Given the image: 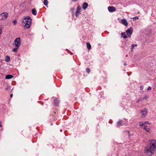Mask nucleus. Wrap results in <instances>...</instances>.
I'll return each mask as SVG.
<instances>
[{
  "instance_id": "nucleus-23",
  "label": "nucleus",
  "mask_w": 156,
  "mask_h": 156,
  "mask_svg": "<svg viewBox=\"0 0 156 156\" xmlns=\"http://www.w3.org/2000/svg\"><path fill=\"white\" fill-rule=\"evenodd\" d=\"M18 48H19V47H16V48H14L12 49V51H13V52H16V51H17V50L18 49Z\"/></svg>"
},
{
  "instance_id": "nucleus-4",
  "label": "nucleus",
  "mask_w": 156,
  "mask_h": 156,
  "mask_svg": "<svg viewBox=\"0 0 156 156\" xmlns=\"http://www.w3.org/2000/svg\"><path fill=\"white\" fill-rule=\"evenodd\" d=\"M13 44L16 47H19L21 45V39L20 37L16 38L14 41Z\"/></svg>"
},
{
  "instance_id": "nucleus-30",
  "label": "nucleus",
  "mask_w": 156,
  "mask_h": 156,
  "mask_svg": "<svg viewBox=\"0 0 156 156\" xmlns=\"http://www.w3.org/2000/svg\"><path fill=\"white\" fill-rule=\"evenodd\" d=\"M144 124H149L150 123H149L148 121L146 122H144Z\"/></svg>"
},
{
  "instance_id": "nucleus-31",
  "label": "nucleus",
  "mask_w": 156,
  "mask_h": 156,
  "mask_svg": "<svg viewBox=\"0 0 156 156\" xmlns=\"http://www.w3.org/2000/svg\"><path fill=\"white\" fill-rule=\"evenodd\" d=\"M140 88L141 90H143L144 88L143 86H140Z\"/></svg>"
},
{
  "instance_id": "nucleus-14",
  "label": "nucleus",
  "mask_w": 156,
  "mask_h": 156,
  "mask_svg": "<svg viewBox=\"0 0 156 156\" xmlns=\"http://www.w3.org/2000/svg\"><path fill=\"white\" fill-rule=\"evenodd\" d=\"M148 98V96L147 95H146L144 97L142 98H140L138 101H141L144 100H147Z\"/></svg>"
},
{
  "instance_id": "nucleus-1",
  "label": "nucleus",
  "mask_w": 156,
  "mask_h": 156,
  "mask_svg": "<svg viewBox=\"0 0 156 156\" xmlns=\"http://www.w3.org/2000/svg\"><path fill=\"white\" fill-rule=\"evenodd\" d=\"M156 151V140L153 139L150 141L149 145L145 147V152L146 153H149V155H151L154 154Z\"/></svg>"
},
{
  "instance_id": "nucleus-9",
  "label": "nucleus",
  "mask_w": 156,
  "mask_h": 156,
  "mask_svg": "<svg viewBox=\"0 0 156 156\" xmlns=\"http://www.w3.org/2000/svg\"><path fill=\"white\" fill-rule=\"evenodd\" d=\"M81 9L79 7V6H78L76 9V16L78 17V16L80 12Z\"/></svg>"
},
{
  "instance_id": "nucleus-7",
  "label": "nucleus",
  "mask_w": 156,
  "mask_h": 156,
  "mask_svg": "<svg viewBox=\"0 0 156 156\" xmlns=\"http://www.w3.org/2000/svg\"><path fill=\"white\" fill-rule=\"evenodd\" d=\"M8 14L6 12H3L0 15V17L2 20H5L8 17Z\"/></svg>"
},
{
  "instance_id": "nucleus-36",
  "label": "nucleus",
  "mask_w": 156,
  "mask_h": 156,
  "mask_svg": "<svg viewBox=\"0 0 156 156\" xmlns=\"http://www.w3.org/2000/svg\"><path fill=\"white\" fill-rule=\"evenodd\" d=\"M124 65L125 66H126V65H127V64H126V63H125L124 64Z\"/></svg>"
},
{
  "instance_id": "nucleus-32",
  "label": "nucleus",
  "mask_w": 156,
  "mask_h": 156,
  "mask_svg": "<svg viewBox=\"0 0 156 156\" xmlns=\"http://www.w3.org/2000/svg\"><path fill=\"white\" fill-rule=\"evenodd\" d=\"M151 89V87H149L147 88V90H150Z\"/></svg>"
},
{
  "instance_id": "nucleus-16",
  "label": "nucleus",
  "mask_w": 156,
  "mask_h": 156,
  "mask_svg": "<svg viewBox=\"0 0 156 156\" xmlns=\"http://www.w3.org/2000/svg\"><path fill=\"white\" fill-rule=\"evenodd\" d=\"M13 77V76L11 75H7L6 76L5 79H10Z\"/></svg>"
},
{
  "instance_id": "nucleus-2",
  "label": "nucleus",
  "mask_w": 156,
  "mask_h": 156,
  "mask_svg": "<svg viewBox=\"0 0 156 156\" xmlns=\"http://www.w3.org/2000/svg\"><path fill=\"white\" fill-rule=\"evenodd\" d=\"M31 20H27L26 19L25 20H23V22L25 24V25L24 26L25 29H28L30 28V25H31Z\"/></svg>"
},
{
  "instance_id": "nucleus-28",
  "label": "nucleus",
  "mask_w": 156,
  "mask_h": 156,
  "mask_svg": "<svg viewBox=\"0 0 156 156\" xmlns=\"http://www.w3.org/2000/svg\"><path fill=\"white\" fill-rule=\"evenodd\" d=\"M24 5H25L24 4V3H23L20 5V7L21 8L23 7H24Z\"/></svg>"
},
{
  "instance_id": "nucleus-35",
  "label": "nucleus",
  "mask_w": 156,
  "mask_h": 156,
  "mask_svg": "<svg viewBox=\"0 0 156 156\" xmlns=\"http://www.w3.org/2000/svg\"><path fill=\"white\" fill-rule=\"evenodd\" d=\"M2 125H1V122L0 121V127H2Z\"/></svg>"
},
{
  "instance_id": "nucleus-18",
  "label": "nucleus",
  "mask_w": 156,
  "mask_h": 156,
  "mask_svg": "<svg viewBox=\"0 0 156 156\" xmlns=\"http://www.w3.org/2000/svg\"><path fill=\"white\" fill-rule=\"evenodd\" d=\"M9 60L10 57L8 56H6L5 59V61L7 62H8L9 61Z\"/></svg>"
},
{
  "instance_id": "nucleus-11",
  "label": "nucleus",
  "mask_w": 156,
  "mask_h": 156,
  "mask_svg": "<svg viewBox=\"0 0 156 156\" xmlns=\"http://www.w3.org/2000/svg\"><path fill=\"white\" fill-rule=\"evenodd\" d=\"M88 6V4L86 2H84L83 3L82 5V8L84 10L86 9Z\"/></svg>"
},
{
  "instance_id": "nucleus-12",
  "label": "nucleus",
  "mask_w": 156,
  "mask_h": 156,
  "mask_svg": "<svg viewBox=\"0 0 156 156\" xmlns=\"http://www.w3.org/2000/svg\"><path fill=\"white\" fill-rule=\"evenodd\" d=\"M54 105L56 106H58L59 103V101L56 98L54 100Z\"/></svg>"
},
{
  "instance_id": "nucleus-25",
  "label": "nucleus",
  "mask_w": 156,
  "mask_h": 156,
  "mask_svg": "<svg viewBox=\"0 0 156 156\" xmlns=\"http://www.w3.org/2000/svg\"><path fill=\"white\" fill-rule=\"evenodd\" d=\"M132 19L134 21H136V20H138L139 19V17L138 16H136L134 17H133Z\"/></svg>"
},
{
  "instance_id": "nucleus-33",
  "label": "nucleus",
  "mask_w": 156,
  "mask_h": 156,
  "mask_svg": "<svg viewBox=\"0 0 156 156\" xmlns=\"http://www.w3.org/2000/svg\"><path fill=\"white\" fill-rule=\"evenodd\" d=\"M13 96V94H11L10 95V97L11 98H12Z\"/></svg>"
},
{
  "instance_id": "nucleus-5",
  "label": "nucleus",
  "mask_w": 156,
  "mask_h": 156,
  "mask_svg": "<svg viewBox=\"0 0 156 156\" xmlns=\"http://www.w3.org/2000/svg\"><path fill=\"white\" fill-rule=\"evenodd\" d=\"M141 117L142 118H144L147 114V111L146 109H144L142 110L140 112Z\"/></svg>"
},
{
  "instance_id": "nucleus-13",
  "label": "nucleus",
  "mask_w": 156,
  "mask_h": 156,
  "mask_svg": "<svg viewBox=\"0 0 156 156\" xmlns=\"http://www.w3.org/2000/svg\"><path fill=\"white\" fill-rule=\"evenodd\" d=\"M143 129H144L147 132L150 133V129L149 128H147V126L145 125H144Z\"/></svg>"
},
{
  "instance_id": "nucleus-24",
  "label": "nucleus",
  "mask_w": 156,
  "mask_h": 156,
  "mask_svg": "<svg viewBox=\"0 0 156 156\" xmlns=\"http://www.w3.org/2000/svg\"><path fill=\"white\" fill-rule=\"evenodd\" d=\"M139 125L141 127L143 126H144V122L143 123L142 122H139Z\"/></svg>"
},
{
  "instance_id": "nucleus-20",
  "label": "nucleus",
  "mask_w": 156,
  "mask_h": 156,
  "mask_svg": "<svg viewBox=\"0 0 156 156\" xmlns=\"http://www.w3.org/2000/svg\"><path fill=\"white\" fill-rule=\"evenodd\" d=\"M48 2L47 0H44L43 2L44 5L47 7H48L47 5Z\"/></svg>"
},
{
  "instance_id": "nucleus-3",
  "label": "nucleus",
  "mask_w": 156,
  "mask_h": 156,
  "mask_svg": "<svg viewBox=\"0 0 156 156\" xmlns=\"http://www.w3.org/2000/svg\"><path fill=\"white\" fill-rule=\"evenodd\" d=\"M31 20H27L26 19L25 20H23V22L25 24V25L24 26L25 29H28L30 28V25H31Z\"/></svg>"
},
{
  "instance_id": "nucleus-26",
  "label": "nucleus",
  "mask_w": 156,
  "mask_h": 156,
  "mask_svg": "<svg viewBox=\"0 0 156 156\" xmlns=\"http://www.w3.org/2000/svg\"><path fill=\"white\" fill-rule=\"evenodd\" d=\"M86 72L88 73H89L90 71V70L89 68H87L86 69Z\"/></svg>"
},
{
  "instance_id": "nucleus-15",
  "label": "nucleus",
  "mask_w": 156,
  "mask_h": 156,
  "mask_svg": "<svg viewBox=\"0 0 156 156\" xmlns=\"http://www.w3.org/2000/svg\"><path fill=\"white\" fill-rule=\"evenodd\" d=\"M32 12L34 15H36L37 14V11L35 9H32Z\"/></svg>"
},
{
  "instance_id": "nucleus-21",
  "label": "nucleus",
  "mask_w": 156,
  "mask_h": 156,
  "mask_svg": "<svg viewBox=\"0 0 156 156\" xmlns=\"http://www.w3.org/2000/svg\"><path fill=\"white\" fill-rule=\"evenodd\" d=\"M26 19L27 20H32L31 19L30 17L29 16H27L24 19H23V20H25Z\"/></svg>"
},
{
  "instance_id": "nucleus-37",
  "label": "nucleus",
  "mask_w": 156,
  "mask_h": 156,
  "mask_svg": "<svg viewBox=\"0 0 156 156\" xmlns=\"http://www.w3.org/2000/svg\"><path fill=\"white\" fill-rule=\"evenodd\" d=\"M60 131L61 132H62V129H61Z\"/></svg>"
},
{
  "instance_id": "nucleus-34",
  "label": "nucleus",
  "mask_w": 156,
  "mask_h": 156,
  "mask_svg": "<svg viewBox=\"0 0 156 156\" xmlns=\"http://www.w3.org/2000/svg\"><path fill=\"white\" fill-rule=\"evenodd\" d=\"M133 45L134 47H135V46H137V44H133V45Z\"/></svg>"
},
{
  "instance_id": "nucleus-22",
  "label": "nucleus",
  "mask_w": 156,
  "mask_h": 156,
  "mask_svg": "<svg viewBox=\"0 0 156 156\" xmlns=\"http://www.w3.org/2000/svg\"><path fill=\"white\" fill-rule=\"evenodd\" d=\"M121 35L122 36V37L125 38H126L127 37V36L125 34V33H121Z\"/></svg>"
},
{
  "instance_id": "nucleus-29",
  "label": "nucleus",
  "mask_w": 156,
  "mask_h": 156,
  "mask_svg": "<svg viewBox=\"0 0 156 156\" xmlns=\"http://www.w3.org/2000/svg\"><path fill=\"white\" fill-rule=\"evenodd\" d=\"M134 47L133 45H132V46H131V51H133V48H134Z\"/></svg>"
},
{
  "instance_id": "nucleus-38",
  "label": "nucleus",
  "mask_w": 156,
  "mask_h": 156,
  "mask_svg": "<svg viewBox=\"0 0 156 156\" xmlns=\"http://www.w3.org/2000/svg\"><path fill=\"white\" fill-rule=\"evenodd\" d=\"M127 132L129 133V131H128Z\"/></svg>"
},
{
  "instance_id": "nucleus-27",
  "label": "nucleus",
  "mask_w": 156,
  "mask_h": 156,
  "mask_svg": "<svg viewBox=\"0 0 156 156\" xmlns=\"http://www.w3.org/2000/svg\"><path fill=\"white\" fill-rule=\"evenodd\" d=\"M14 25H16L17 23V21L16 20H14L12 21Z\"/></svg>"
},
{
  "instance_id": "nucleus-6",
  "label": "nucleus",
  "mask_w": 156,
  "mask_h": 156,
  "mask_svg": "<svg viewBox=\"0 0 156 156\" xmlns=\"http://www.w3.org/2000/svg\"><path fill=\"white\" fill-rule=\"evenodd\" d=\"M133 32V28L132 27H130L126 31V34L128 37H130L132 35Z\"/></svg>"
},
{
  "instance_id": "nucleus-10",
  "label": "nucleus",
  "mask_w": 156,
  "mask_h": 156,
  "mask_svg": "<svg viewBox=\"0 0 156 156\" xmlns=\"http://www.w3.org/2000/svg\"><path fill=\"white\" fill-rule=\"evenodd\" d=\"M122 23L125 26H128V23L127 21V20L125 19H122Z\"/></svg>"
},
{
  "instance_id": "nucleus-8",
  "label": "nucleus",
  "mask_w": 156,
  "mask_h": 156,
  "mask_svg": "<svg viewBox=\"0 0 156 156\" xmlns=\"http://www.w3.org/2000/svg\"><path fill=\"white\" fill-rule=\"evenodd\" d=\"M108 9L109 12H112L113 11H116L115 8L113 6H110L108 7Z\"/></svg>"
},
{
  "instance_id": "nucleus-19",
  "label": "nucleus",
  "mask_w": 156,
  "mask_h": 156,
  "mask_svg": "<svg viewBox=\"0 0 156 156\" xmlns=\"http://www.w3.org/2000/svg\"><path fill=\"white\" fill-rule=\"evenodd\" d=\"M87 47L88 49L90 50L91 48V46L89 43H87Z\"/></svg>"
},
{
  "instance_id": "nucleus-17",
  "label": "nucleus",
  "mask_w": 156,
  "mask_h": 156,
  "mask_svg": "<svg viewBox=\"0 0 156 156\" xmlns=\"http://www.w3.org/2000/svg\"><path fill=\"white\" fill-rule=\"evenodd\" d=\"M122 121L119 120L117 123V126L118 127L121 126L122 125Z\"/></svg>"
}]
</instances>
